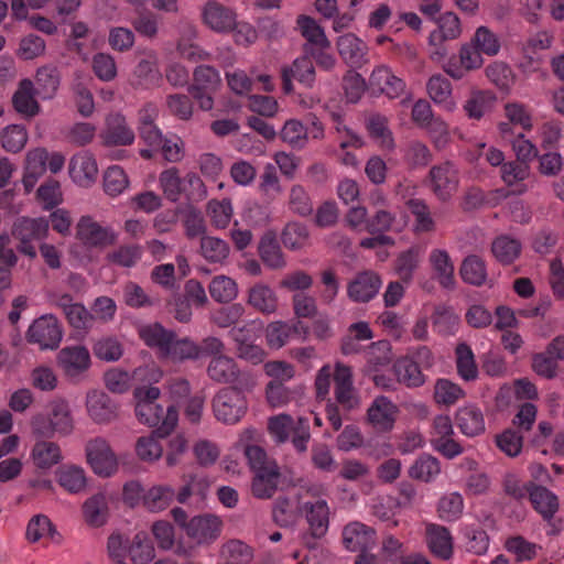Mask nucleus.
Wrapping results in <instances>:
<instances>
[{
	"label": "nucleus",
	"mask_w": 564,
	"mask_h": 564,
	"mask_svg": "<svg viewBox=\"0 0 564 564\" xmlns=\"http://www.w3.org/2000/svg\"><path fill=\"white\" fill-rule=\"evenodd\" d=\"M135 415L138 420L152 427L161 437L169 435L177 424L178 413L174 406L164 410L155 401L161 391L156 387H138L134 392Z\"/></svg>",
	"instance_id": "obj_1"
},
{
	"label": "nucleus",
	"mask_w": 564,
	"mask_h": 564,
	"mask_svg": "<svg viewBox=\"0 0 564 564\" xmlns=\"http://www.w3.org/2000/svg\"><path fill=\"white\" fill-rule=\"evenodd\" d=\"M243 453L254 476L251 491L259 499H268L273 496L280 480V471L276 463L268 458L264 449L258 445L245 444Z\"/></svg>",
	"instance_id": "obj_2"
},
{
	"label": "nucleus",
	"mask_w": 564,
	"mask_h": 564,
	"mask_svg": "<svg viewBox=\"0 0 564 564\" xmlns=\"http://www.w3.org/2000/svg\"><path fill=\"white\" fill-rule=\"evenodd\" d=\"M107 551L110 558L127 557L133 564H148L155 557V549L145 532H138L131 540L120 533H112L108 538Z\"/></svg>",
	"instance_id": "obj_3"
},
{
	"label": "nucleus",
	"mask_w": 564,
	"mask_h": 564,
	"mask_svg": "<svg viewBox=\"0 0 564 564\" xmlns=\"http://www.w3.org/2000/svg\"><path fill=\"white\" fill-rule=\"evenodd\" d=\"M33 432L40 436L58 434L67 436L74 431V420L68 402L55 399L48 404L47 415L39 413L31 419Z\"/></svg>",
	"instance_id": "obj_4"
},
{
	"label": "nucleus",
	"mask_w": 564,
	"mask_h": 564,
	"mask_svg": "<svg viewBox=\"0 0 564 564\" xmlns=\"http://www.w3.org/2000/svg\"><path fill=\"white\" fill-rule=\"evenodd\" d=\"M247 390L240 386L219 389L212 399V411L215 419L227 425L239 423L248 411Z\"/></svg>",
	"instance_id": "obj_5"
},
{
	"label": "nucleus",
	"mask_w": 564,
	"mask_h": 564,
	"mask_svg": "<svg viewBox=\"0 0 564 564\" xmlns=\"http://www.w3.org/2000/svg\"><path fill=\"white\" fill-rule=\"evenodd\" d=\"M268 432L276 444H284L292 436V444L297 452H305L311 438L308 420L300 417L297 425H294L293 417L289 414L281 413L273 415L268 420Z\"/></svg>",
	"instance_id": "obj_6"
},
{
	"label": "nucleus",
	"mask_w": 564,
	"mask_h": 564,
	"mask_svg": "<svg viewBox=\"0 0 564 564\" xmlns=\"http://www.w3.org/2000/svg\"><path fill=\"white\" fill-rule=\"evenodd\" d=\"M206 372L216 383H234L247 391H252L258 384L257 377L252 372L241 370L236 360L227 355L213 357Z\"/></svg>",
	"instance_id": "obj_7"
},
{
	"label": "nucleus",
	"mask_w": 564,
	"mask_h": 564,
	"mask_svg": "<svg viewBox=\"0 0 564 564\" xmlns=\"http://www.w3.org/2000/svg\"><path fill=\"white\" fill-rule=\"evenodd\" d=\"M50 224L45 218L21 217L12 227V237L19 241L18 250L30 257H36V249L33 245L36 240L45 239L48 235Z\"/></svg>",
	"instance_id": "obj_8"
},
{
	"label": "nucleus",
	"mask_w": 564,
	"mask_h": 564,
	"mask_svg": "<svg viewBox=\"0 0 564 564\" xmlns=\"http://www.w3.org/2000/svg\"><path fill=\"white\" fill-rule=\"evenodd\" d=\"M75 229L76 239L87 249L102 250L118 240V234L112 227L101 225L91 216H82Z\"/></svg>",
	"instance_id": "obj_9"
},
{
	"label": "nucleus",
	"mask_w": 564,
	"mask_h": 564,
	"mask_svg": "<svg viewBox=\"0 0 564 564\" xmlns=\"http://www.w3.org/2000/svg\"><path fill=\"white\" fill-rule=\"evenodd\" d=\"M25 337L41 350H54L63 339V328L54 315L45 314L32 322Z\"/></svg>",
	"instance_id": "obj_10"
},
{
	"label": "nucleus",
	"mask_w": 564,
	"mask_h": 564,
	"mask_svg": "<svg viewBox=\"0 0 564 564\" xmlns=\"http://www.w3.org/2000/svg\"><path fill=\"white\" fill-rule=\"evenodd\" d=\"M56 362L66 378L78 380L90 369L91 357L86 346L67 345L56 355Z\"/></svg>",
	"instance_id": "obj_11"
},
{
	"label": "nucleus",
	"mask_w": 564,
	"mask_h": 564,
	"mask_svg": "<svg viewBox=\"0 0 564 564\" xmlns=\"http://www.w3.org/2000/svg\"><path fill=\"white\" fill-rule=\"evenodd\" d=\"M86 457L95 474L109 477L118 470V458L109 443L101 437H96L86 444Z\"/></svg>",
	"instance_id": "obj_12"
},
{
	"label": "nucleus",
	"mask_w": 564,
	"mask_h": 564,
	"mask_svg": "<svg viewBox=\"0 0 564 564\" xmlns=\"http://www.w3.org/2000/svg\"><path fill=\"white\" fill-rule=\"evenodd\" d=\"M506 121L498 123V131L502 139L514 137V128L523 131H531L533 128V116L531 109L521 102L509 101L503 106Z\"/></svg>",
	"instance_id": "obj_13"
},
{
	"label": "nucleus",
	"mask_w": 564,
	"mask_h": 564,
	"mask_svg": "<svg viewBox=\"0 0 564 564\" xmlns=\"http://www.w3.org/2000/svg\"><path fill=\"white\" fill-rule=\"evenodd\" d=\"M204 24L217 33L234 31L237 24L236 12L216 0L207 1L202 8Z\"/></svg>",
	"instance_id": "obj_14"
},
{
	"label": "nucleus",
	"mask_w": 564,
	"mask_h": 564,
	"mask_svg": "<svg viewBox=\"0 0 564 564\" xmlns=\"http://www.w3.org/2000/svg\"><path fill=\"white\" fill-rule=\"evenodd\" d=\"M343 544L349 552H360L372 549L376 545L377 532L373 528L352 521L343 528Z\"/></svg>",
	"instance_id": "obj_15"
},
{
	"label": "nucleus",
	"mask_w": 564,
	"mask_h": 564,
	"mask_svg": "<svg viewBox=\"0 0 564 564\" xmlns=\"http://www.w3.org/2000/svg\"><path fill=\"white\" fill-rule=\"evenodd\" d=\"M425 543L435 557L448 561L454 555V538L444 525L429 522L425 524Z\"/></svg>",
	"instance_id": "obj_16"
},
{
	"label": "nucleus",
	"mask_w": 564,
	"mask_h": 564,
	"mask_svg": "<svg viewBox=\"0 0 564 564\" xmlns=\"http://www.w3.org/2000/svg\"><path fill=\"white\" fill-rule=\"evenodd\" d=\"M334 381L337 402L348 411L358 409L360 406V398L352 386L351 369L343 364H336Z\"/></svg>",
	"instance_id": "obj_17"
},
{
	"label": "nucleus",
	"mask_w": 564,
	"mask_h": 564,
	"mask_svg": "<svg viewBox=\"0 0 564 564\" xmlns=\"http://www.w3.org/2000/svg\"><path fill=\"white\" fill-rule=\"evenodd\" d=\"M186 183L189 185L200 184V178L195 173L186 174L182 178L176 167H170L160 173L159 187L164 197L173 203L178 202L186 189Z\"/></svg>",
	"instance_id": "obj_18"
},
{
	"label": "nucleus",
	"mask_w": 564,
	"mask_h": 564,
	"mask_svg": "<svg viewBox=\"0 0 564 564\" xmlns=\"http://www.w3.org/2000/svg\"><path fill=\"white\" fill-rule=\"evenodd\" d=\"M223 520L215 514H204L192 518L185 532L187 536L198 544L210 543L221 533Z\"/></svg>",
	"instance_id": "obj_19"
},
{
	"label": "nucleus",
	"mask_w": 564,
	"mask_h": 564,
	"mask_svg": "<svg viewBox=\"0 0 564 564\" xmlns=\"http://www.w3.org/2000/svg\"><path fill=\"white\" fill-rule=\"evenodd\" d=\"M458 57L459 63L454 59H449L443 65L444 72L456 80L464 78L468 72L478 69L484 64L481 53L470 42L460 46Z\"/></svg>",
	"instance_id": "obj_20"
},
{
	"label": "nucleus",
	"mask_w": 564,
	"mask_h": 564,
	"mask_svg": "<svg viewBox=\"0 0 564 564\" xmlns=\"http://www.w3.org/2000/svg\"><path fill=\"white\" fill-rule=\"evenodd\" d=\"M369 88L376 94L394 99L404 93L405 83L397 77L388 66L379 65L369 76Z\"/></svg>",
	"instance_id": "obj_21"
},
{
	"label": "nucleus",
	"mask_w": 564,
	"mask_h": 564,
	"mask_svg": "<svg viewBox=\"0 0 564 564\" xmlns=\"http://www.w3.org/2000/svg\"><path fill=\"white\" fill-rule=\"evenodd\" d=\"M85 404L88 416L95 423L107 424L118 415L117 405L101 390H89Z\"/></svg>",
	"instance_id": "obj_22"
},
{
	"label": "nucleus",
	"mask_w": 564,
	"mask_h": 564,
	"mask_svg": "<svg viewBox=\"0 0 564 564\" xmlns=\"http://www.w3.org/2000/svg\"><path fill=\"white\" fill-rule=\"evenodd\" d=\"M381 279L373 271L358 273L347 285V294L354 302H369L379 292Z\"/></svg>",
	"instance_id": "obj_23"
},
{
	"label": "nucleus",
	"mask_w": 564,
	"mask_h": 564,
	"mask_svg": "<svg viewBox=\"0 0 564 564\" xmlns=\"http://www.w3.org/2000/svg\"><path fill=\"white\" fill-rule=\"evenodd\" d=\"M68 173L76 185L89 187L97 180L98 165L90 153L79 152L70 159Z\"/></svg>",
	"instance_id": "obj_24"
},
{
	"label": "nucleus",
	"mask_w": 564,
	"mask_h": 564,
	"mask_svg": "<svg viewBox=\"0 0 564 564\" xmlns=\"http://www.w3.org/2000/svg\"><path fill=\"white\" fill-rule=\"evenodd\" d=\"M398 415V406L387 397L376 398L367 411L372 427L380 432L392 430Z\"/></svg>",
	"instance_id": "obj_25"
},
{
	"label": "nucleus",
	"mask_w": 564,
	"mask_h": 564,
	"mask_svg": "<svg viewBox=\"0 0 564 564\" xmlns=\"http://www.w3.org/2000/svg\"><path fill=\"white\" fill-rule=\"evenodd\" d=\"M432 189L440 199H447L457 189V170L449 162L433 166L430 171Z\"/></svg>",
	"instance_id": "obj_26"
},
{
	"label": "nucleus",
	"mask_w": 564,
	"mask_h": 564,
	"mask_svg": "<svg viewBox=\"0 0 564 564\" xmlns=\"http://www.w3.org/2000/svg\"><path fill=\"white\" fill-rule=\"evenodd\" d=\"M455 423L467 437H476L486 431L484 413L479 406L473 403H466L457 409Z\"/></svg>",
	"instance_id": "obj_27"
},
{
	"label": "nucleus",
	"mask_w": 564,
	"mask_h": 564,
	"mask_svg": "<svg viewBox=\"0 0 564 564\" xmlns=\"http://www.w3.org/2000/svg\"><path fill=\"white\" fill-rule=\"evenodd\" d=\"M429 264L434 279L445 289L455 285V264L447 250L434 248L429 253Z\"/></svg>",
	"instance_id": "obj_28"
},
{
	"label": "nucleus",
	"mask_w": 564,
	"mask_h": 564,
	"mask_svg": "<svg viewBox=\"0 0 564 564\" xmlns=\"http://www.w3.org/2000/svg\"><path fill=\"white\" fill-rule=\"evenodd\" d=\"M101 138L107 145H130L134 142L135 135L126 118L120 113H113L107 118Z\"/></svg>",
	"instance_id": "obj_29"
},
{
	"label": "nucleus",
	"mask_w": 564,
	"mask_h": 564,
	"mask_svg": "<svg viewBox=\"0 0 564 564\" xmlns=\"http://www.w3.org/2000/svg\"><path fill=\"white\" fill-rule=\"evenodd\" d=\"M529 499L533 509L546 521L558 511V497L544 486L529 482Z\"/></svg>",
	"instance_id": "obj_30"
},
{
	"label": "nucleus",
	"mask_w": 564,
	"mask_h": 564,
	"mask_svg": "<svg viewBox=\"0 0 564 564\" xmlns=\"http://www.w3.org/2000/svg\"><path fill=\"white\" fill-rule=\"evenodd\" d=\"M302 511L308 523L311 534L316 539L324 536L329 527V508L327 502L325 500L305 502Z\"/></svg>",
	"instance_id": "obj_31"
},
{
	"label": "nucleus",
	"mask_w": 564,
	"mask_h": 564,
	"mask_svg": "<svg viewBox=\"0 0 564 564\" xmlns=\"http://www.w3.org/2000/svg\"><path fill=\"white\" fill-rule=\"evenodd\" d=\"M337 50L349 65L360 67L367 62V44L354 33H346L337 39Z\"/></svg>",
	"instance_id": "obj_32"
},
{
	"label": "nucleus",
	"mask_w": 564,
	"mask_h": 564,
	"mask_svg": "<svg viewBox=\"0 0 564 564\" xmlns=\"http://www.w3.org/2000/svg\"><path fill=\"white\" fill-rule=\"evenodd\" d=\"M36 90L31 79H22L13 94L12 104L14 109L26 118H33L41 111V106L35 98Z\"/></svg>",
	"instance_id": "obj_33"
},
{
	"label": "nucleus",
	"mask_w": 564,
	"mask_h": 564,
	"mask_svg": "<svg viewBox=\"0 0 564 564\" xmlns=\"http://www.w3.org/2000/svg\"><path fill=\"white\" fill-rule=\"evenodd\" d=\"M173 330L164 328L159 323L143 324L138 327V335L150 348L155 349L163 358L169 344L173 339Z\"/></svg>",
	"instance_id": "obj_34"
},
{
	"label": "nucleus",
	"mask_w": 564,
	"mask_h": 564,
	"mask_svg": "<svg viewBox=\"0 0 564 564\" xmlns=\"http://www.w3.org/2000/svg\"><path fill=\"white\" fill-rule=\"evenodd\" d=\"M48 152L44 148H35L28 151L25 155V171L22 180L28 193L33 189L37 180L45 173Z\"/></svg>",
	"instance_id": "obj_35"
},
{
	"label": "nucleus",
	"mask_w": 564,
	"mask_h": 564,
	"mask_svg": "<svg viewBox=\"0 0 564 564\" xmlns=\"http://www.w3.org/2000/svg\"><path fill=\"white\" fill-rule=\"evenodd\" d=\"M426 89L430 98L443 110L454 112L457 109V102L452 96V84L444 76H432L426 84Z\"/></svg>",
	"instance_id": "obj_36"
},
{
	"label": "nucleus",
	"mask_w": 564,
	"mask_h": 564,
	"mask_svg": "<svg viewBox=\"0 0 564 564\" xmlns=\"http://www.w3.org/2000/svg\"><path fill=\"white\" fill-rule=\"evenodd\" d=\"M247 302L262 314H274L279 306L278 295L269 285L256 283L248 291Z\"/></svg>",
	"instance_id": "obj_37"
},
{
	"label": "nucleus",
	"mask_w": 564,
	"mask_h": 564,
	"mask_svg": "<svg viewBox=\"0 0 564 564\" xmlns=\"http://www.w3.org/2000/svg\"><path fill=\"white\" fill-rule=\"evenodd\" d=\"M85 522L93 528L105 525L109 517L108 500L105 494L98 492L85 500L82 507Z\"/></svg>",
	"instance_id": "obj_38"
},
{
	"label": "nucleus",
	"mask_w": 564,
	"mask_h": 564,
	"mask_svg": "<svg viewBox=\"0 0 564 564\" xmlns=\"http://www.w3.org/2000/svg\"><path fill=\"white\" fill-rule=\"evenodd\" d=\"M202 356L200 346L189 337L178 338L173 334V339L167 346L162 359L174 362H183L185 360H196Z\"/></svg>",
	"instance_id": "obj_39"
},
{
	"label": "nucleus",
	"mask_w": 564,
	"mask_h": 564,
	"mask_svg": "<svg viewBox=\"0 0 564 564\" xmlns=\"http://www.w3.org/2000/svg\"><path fill=\"white\" fill-rule=\"evenodd\" d=\"M424 252L425 250L422 246L415 245L399 253L394 262V270L403 282H411L415 270L423 259Z\"/></svg>",
	"instance_id": "obj_40"
},
{
	"label": "nucleus",
	"mask_w": 564,
	"mask_h": 564,
	"mask_svg": "<svg viewBox=\"0 0 564 564\" xmlns=\"http://www.w3.org/2000/svg\"><path fill=\"white\" fill-rule=\"evenodd\" d=\"M31 459L40 469H50L63 459L59 445L52 441H39L31 451Z\"/></svg>",
	"instance_id": "obj_41"
},
{
	"label": "nucleus",
	"mask_w": 564,
	"mask_h": 564,
	"mask_svg": "<svg viewBox=\"0 0 564 564\" xmlns=\"http://www.w3.org/2000/svg\"><path fill=\"white\" fill-rule=\"evenodd\" d=\"M497 101L496 95L490 90H474L465 101L463 109L469 119L479 120L491 111Z\"/></svg>",
	"instance_id": "obj_42"
},
{
	"label": "nucleus",
	"mask_w": 564,
	"mask_h": 564,
	"mask_svg": "<svg viewBox=\"0 0 564 564\" xmlns=\"http://www.w3.org/2000/svg\"><path fill=\"white\" fill-rule=\"evenodd\" d=\"M393 371L398 382L409 388L421 387L426 380L419 364L409 357L398 359L393 365Z\"/></svg>",
	"instance_id": "obj_43"
},
{
	"label": "nucleus",
	"mask_w": 564,
	"mask_h": 564,
	"mask_svg": "<svg viewBox=\"0 0 564 564\" xmlns=\"http://www.w3.org/2000/svg\"><path fill=\"white\" fill-rule=\"evenodd\" d=\"M61 76L56 67L45 65L37 68L35 74L36 94L42 100L53 99L58 90Z\"/></svg>",
	"instance_id": "obj_44"
},
{
	"label": "nucleus",
	"mask_w": 564,
	"mask_h": 564,
	"mask_svg": "<svg viewBox=\"0 0 564 564\" xmlns=\"http://www.w3.org/2000/svg\"><path fill=\"white\" fill-rule=\"evenodd\" d=\"M57 482L69 494L82 492L87 485L85 470L80 466L64 465L56 471Z\"/></svg>",
	"instance_id": "obj_45"
},
{
	"label": "nucleus",
	"mask_w": 564,
	"mask_h": 564,
	"mask_svg": "<svg viewBox=\"0 0 564 564\" xmlns=\"http://www.w3.org/2000/svg\"><path fill=\"white\" fill-rule=\"evenodd\" d=\"M530 175V166L528 164L510 161L501 166V178L509 187L516 186L513 193L523 194L528 187L522 183Z\"/></svg>",
	"instance_id": "obj_46"
},
{
	"label": "nucleus",
	"mask_w": 564,
	"mask_h": 564,
	"mask_svg": "<svg viewBox=\"0 0 564 564\" xmlns=\"http://www.w3.org/2000/svg\"><path fill=\"white\" fill-rule=\"evenodd\" d=\"M208 291L217 303H230L237 299L239 289L237 282L227 275L219 274L212 279Z\"/></svg>",
	"instance_id": "obj_47"
},
{
	"label": "nucleus",
	"mask_w": 564,
	"mask_h": 564,
	"mask_svg": "<svg viewBox=\"0 0 564 564\" xmlns=\"http://www.w3.org/2000/svg\"><path fill=\"white\" fill-rule=\"evenodd\" d=\"M408 473L412 479L430 482L440 475L441 464L436 457L423 454L410 466Z\"/></svg>",
	"instance_id": "obj_48"
},
{
	"label": "nucleus",
	"mask_w": 564,
	"mask_h": 564,
	"mask_svg": "<svg viewBox=\"0 0 564 564\" xmlns=\"http://www.w3.org/2000/svg\"><path fill=\"white\" fill-rule=\"evenodd\" d=\"M302 327V323L297 322L294 325H290L283 321H274L265 327V339L267 344L272 349H280L288 344L292 333L299 330Z\"/></svg>",
	"instance_id": "obj_49"
},
{
	"label": "nucleus",
	"mask_w": 564,
	"mask_h": 564,
	"mask_svg": "<svg viewBox=\"0 0 564 564\" xmlns=\"http://www.w3.org/2000/svg\"><path fill=\"white\" fill-rule=\"evenodd\" d=\"M459 315L453 308L437 306L432 315L434 330L444 337L454 336L459 327Z\"/></svg>",
	"instance_id": "obj_50"
},
{
	"label": "nucleus",
	"mask_w": 564,
	"mask_h": 564,
	"mask_svg": "<svg viewBox=\"0 0 564 564\" xmlns=\"http://www.w3.org/2000/svg\"><path fill=\"white\" fill-rule=\"evenodd\" d=\"M406 220L403 216L399 219L392 213L386 209H379L367 223L366 231L370 234L382 232V231H394L400 232L403 230Z\"/></svg>",
	"instance_id": "obj_51"
},
{
	"label": "nucleus",
	"mask_w": 564,
	"mask_h": 564,
	"mask_svg": "<svg viewBox=\"0 0 564 564\" xmlns=\"http://www.w3.org/2000/svg\"><path fill=\"white\" fill-rule=\"evenodd\" d=\"M175 497L173 487L169 485H156L151 487L143 497L144 507L151 512L165 510Z\"/></svg>",
	"instance_id": "obj_52"
},
{
	"label": "nucleus",
	"mask_w": 564,
	"mask_h": 564,
	"mask_svg": "<svg viewBox=\"0 0 564 564\" xmlns=\"http://www.w3.org/2000/svg\"><path fill=\"white\" fill-rule=\"evenodd\" d=\"M93 352L101 361L115 362L123 355V345L115 336H102L93 343Z\"/></svg>",
	"instance_id": "obj_53"
},
{
	"label": "nucleus",
	"mask_w": 564,
	"mask_h": 564,
	"mask_svg": "<svg viewBox=\"0 0 564 564\" xmlns=\"http://www.w3.org/2000/svg\"><path fill=\"white\" fill-rule=\"evenodd\" d=\"M367 130L376 143L386 150L394 148V140L390 129L388 128V120L381 115H371L367 121Z\"/></svg>",
	"instance_id": "obj_54"
},
{
	"label": "nucleus",
	"mask_w": 564,
	"mask_h": 564,
	"mask_svg": "<svg viewBox=\"0 0 564 564\" xmlns=\"http://www.w3.org/2000/svg\"><path fill=\"white\" fill-rule=\"evenodd\" d=\"M142 253V247L139 245H121L108 252L106 260L113 265L132 268L141 260Z\"/></svg>",
	"instance_id": "obj_55"
},
{
	"label": "nucleus",
	"mask_w": 564,
	"mask_h": 564,
	"mask_svg": "<svg viewBox=\"0 0 564 564\" xmlns=\"http://www.w3.org/2000/svg\"><path fill=\"white\" fill-rule=\"evenodd\" d=\"M297 26L301 34L307 42L318 48H329L330 42L328 41L323 28L312 18L301 15L297 18Z\"/></svg>",
	"instance_id": "obj_56"
},
{
	"label": "nucleus",
	"mask_w": 564,
	"mask_h": 564,
	"mask_svg": "<svg viewBox=\"0 0 564 564\" xmlns=\"http://www.w3.org/2000/svg\"><path fill=\"white\" fill-rule=\"evenodd\" d=\"M437 30L431 32L430 42L438 40H456L462 34L458 17L453 12H445L437 19Z\"/></svg>",
	"instance_id": "obj_57"
},
{
	"label": "nucleus",
	"mask_w": 564,
	"mask_h": 564,
	"mask_svg": "<svg viewBox=\"0 0 564 564\" xmlns=\"http://www.w3.org/2000/svg\"><path fill=\"white\" fill-rule=\"evenodd\" d=\"M521 249L522 246L520 241L509 236L496 238L491 246L495 258L503 264H510L518 259Z\"/></svg>",
	"instance_id": "obj_58"
},
{
	"label": "nucleus",
	"mask_w": 564,
	"mask_h": 564,
	"mask_svg": "<svg viewBox=\"0 0 564 564\" xmlns=\"http://www.w3.org/2000/svg\"><path fill=\"white\" fill-rule=\"evenodd\" d=\"M456 367L459 377L465 381H473L478 377L474 352L465 343H460L456 347Z\"/></svg>",
	"instance_id": "obj_59"
},
{
	"label": "nucleus",
	"mask_w": 564,
	"mask_h": 564,
	"mask_svg": "<svg viewBox=\"0 0 564 564\" xmlns=\"http://www.w3.org/2000/svg\"><path fill=\"white\" fill-rule=\"evenodd\" d=\"M196 30L192 25L186 26L177 43V51L183 58L188 61H206L209 54L192 42V40L196 37Z\"/></svg>",
	"instance_id": "obj_60"
},
{
	"label": "nucleus",
	"mask_w": 564,
	"mask_h": 564,
	"mask_svg": "<svg viewBox=\"0 0 564 564\" xmlns=\"http://www.w3.org/2000/svg\"><path fill=\"white\" fill-rule=\"evenodd\" d=\"M261 260L271 269H283L286 265L283 252L273 237H263L259 243Z\"/></svg>",
	"instance_id": "obj_61"
},
{
	"label": "nucleus",
	"mask_w": 564,
	"mask_h": 564,
	"mask_svg": "<svg viewBox=\"0 0 564 564\" xmlns=\"http://www.w3.org/2000/svg\"><path fill=\"white\" fill-rule=\"evenodd\" d=\"M282 243L290 250H300L310 242V232L305 225L300 223H290L285 226L281 235Z\"/></svg>",
	"instance_id": "obj_62"
},
{
	"label": "nucleus",
	"mask_w": 564,
	"mask_h": 564,
	"mask_svg": "<svg viewBox=\"0 0 564 564\" xmlns=\"http://www.w3.org/2000/svg\"><path fill=\"white\" fill-rule=\"evenodd\" d=\"M200 253L208 262L220 263L227 259L229 246L223 239L203 236L200 239Z\"/></svg>",
	"instance_id": "obj_63"
},
{
	"label": "nucleus",
	"mask_w": 564,
	"mask_h": 564,
	"mask_svg": "<svg viewBox=\"0 0 564 564\" xmlns=\"http://www.w3.org/2000/svg\"><path fill=\"white\" fill-rule=\"evenodd\" d=\"M129 187V178L119 165L109 166L104 174V189L107 195L117 197Z\"/></svg>",
	"instance_id": "obj_64"
}]
</instances>
